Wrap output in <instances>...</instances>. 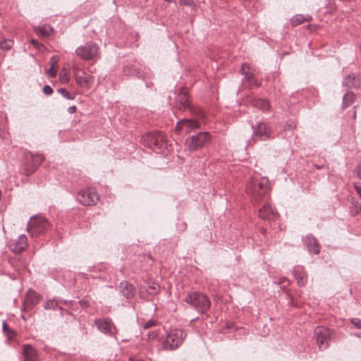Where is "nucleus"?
Returning a JSON list of instances; mask_svg holds the SVG:
<instances>
[{
  "label": "nucleus",
  "mask_w": 361,
  "mask_h": 361,
  "mask_svg": "<svg viewBox=\"0 0 361 361\" xmlns=\"http://www.w3.org/2000/svg\"><path fill=\"white\" fill-rule=\"evenodd\" d=\"M269 190V181L267 177L256 175L252 177L246 185V192L255 204L264 201Z\"/></svg>",
  "instance_id": "f257e3e1"
},
{
  "label": "nucleus",
  "mask_w": 361,
  "mask_h": 361,
  "mask_svg": "<svg viewBox=\"0 0 361 361\" xmlns=\"http://www.w3.org/2000/svg\"><path fill=\"white\" fill-rule=\"evenodd\" d=\"M343 84L349 88H359L361 87V80L355 74L348 75L343 81Z\"/></svg>",
  "instance_id": "6ab92c4d"
},
{
  "label": "nucleus",
  "mask_w": 361,
  "mask_h": 361,
  "mask_svg": "<svg viewBox=\"0 0 361 361\" xmlns=\"http://www.w3.org/2000/svg\"><path fill=\"white\" fill-rule=\"evenodd\" d=\"M47 73L51 78H54L56 75V71L54 68L53 64L51 66L50 68L47 70Z\"/></svg>",
  "instance_id": "f704fd0d"
},
{
  "label": "nucleus",
  "mask_w": 361,
  "mask_h": 361,
  "mask_svg": "<svg viewBox=\"0 0 361 361\" xmlns=\"http://www.w3.org/2000/svg\"><path fill=\"white\" fill-rule=\"evenodd\" d=\"M184 300L200 314L205 313L211 305V302L207 295L196 291L189 292Z\"/></svg>",
  "instance_id": "f03ea898"
},
{
  "label": "nucleus",
  "mask_w": 361,
  "mask_h": 361,
  "mask_svg": "<svg viewBox=\"0 0 361 361\" xmlns=\"http://www.w3.org/2000/svg\"><path fill=\"white\" fill-rule=\"evenodd\" d=\"M250 103L254 107L262 111H267L270 108L269 102L266 99L255 98L250 101Z\"/></svg>",
  "instance_id": "b1692460"
},
{
  "label": "nucleus",
  "mask_w": 361,
  "mask_h": 361,
  "mask_svg": "<svg viewBox=\"0 0 361 361\" xmlns=\"http://www.w3.org/2000/svg\"><path fill=\"white\" fill-rule=\"evenodd\" d=\"M176 102L179 105L180 109L183 110L190 109L188 92L185 89H182L176 97Z\"/></svg>",
  "instance_id": "dca6fc26"
},
{
  "label": "nucleus",
  "mask_w": 361,
  "mask_h": 361,
  "mask_svg": "<svg viewBox=\"0 0 361 361\" xmlns=\"http://www.w3.org/2000/svg\"><path fill=\"white\" fill-rule=\"evenodd\" d=\"M314 335L319 350H326L329 346L331 338V331L329 329L317 326L314 329Z\"/></svg>",
  "instance_id": "6e6552de"
},
{
  "label": "nucleus",
  "mask_w": 361,
  "mask_h": 361,
  "mask_svg": "<svg viewBox=\"0 0 361 361\" xmlns=\"http://www.w3.org/2000/svg\"><path fill=\"white\" fill-rule=\"evenodd\" d=\"M72 69L75 78H76V75L79 76L81 73L85 74V73L83 69H82L78 66H73Z\"/></svg>",
  "instance_id": "473e14b6"
},
{
  "label": "nucleus",
  "mask_w": 361,
  "mask_h": 361,
  "mask_svg": "<svg viewBox=\"0 0 361 361\" xmlns=\"http://www.w3.org/2000/svg\"><path fill=\"white\" fill-rule=\"evenodd\" d=\"M61 300H56L55 299L49 300L44 304V307L46 310H54L58 306L59 302Z\"/></svg>",
  "instance_id": "7c9ffc66"
},
{
  "label": "nucleus",
  "mask_w": 361,
  "mask_h": 361,
  "mask_svg": "<svg viewBox=\"0 0 361 361\" xmlns=\"http://www.w3.org/2000/svg\"><path fill=\"white\" fill-rule=\"evenodd\" d=\"M250 67L247 63H243L241 66V73L244 75L246 80L248 81L250 85H258L257 80L252 73L249 72Z\"/></svg>",
  "instance_id": "4be33fe9"
},
{
  "label": "nucleus",
  "mask_w": 361,
  "mask_h": 361,
  "mask_svg": "<svg viewBox=\"0 0 361 361\" xmlns=\"http://www.w3.org/2000/svg\"><path fill=\"white\" fill-rule=\"evenodd\" d=\"M99 46L93 42H88L75 50L76 54L84 61L97 60L99 58Z\"/></svg>",
  "instance_id": "423d86ee"
},
{
  "label": "nucleus",
  "mask_w": 361,
  "mask_h": 361,
  "mask_svg": "<svg viewBox=\"0 0 361 361\" xmlns=\"http://www.w3.org/2000/svg\"><path fill=\"white\" fill-rule=\"evenodd\" d=\"M158 288L159 287H157L156 285L150 286L149 287V289L147 290L149 294H150L152 295L156 294L157 292L158 291Z\"/></svg>",
  "instance_id": "c9c22d12"
},
{
  "label": "nucleus",
  "mask_w": 361,
  "mask_h": 361,
  "mask_svg": "<svg viewBox=\"0 0 361 361\" xmlns=\"http://www.w3.org/2000/svg\"><path fill=\"white\" fill-rule=\"evenodd\" d=\"M124 72H125V73H126L127 74H128V73H127L126 68H125V69H124Z\"/></svg>",
  "instance_id": "09e8293b"
},
{
  "label": "nucleus",
  "mask_w": 361,
  "mask_h": 361,
  "mask_svg": "<svg viewBox=\"0 0 361 361\" xmlns=\"http://www.w3.org/2000/svg\"><path fill=\"white\" fill-rule=\"evenodd\" d=\"M25 361H37V353L35 348L30 345H25L23 350Z\"/></svg>",
  "instance_id": "5701e85b"
},
{
  "label": "nucleus",
  "mask_w": 361,
  "mask_h": 361,
  "mask_svg": "<svg viewBox=\"0 0 361 361\" xmlns=\"http://www.w3.org/2000/svg\"><path fill=\"white\" fill-rule=\"evenodd\" d=\"M120 291L126 298H133L135 296V288L133 286L127 281H122L119 286Z\"/></svg>",
  "instance_id": "a211bd4d"
},
{
  "label": "nucleus",
  "mask_w": 361,
  "mask_h": 361,
  "mask_svg": "<svg viewBox=\"0 0 361 361\" xmlns=\"http://www.w3.org/2000/svg\"><path fill=\"white\" fill-rule=\"evenodd\" d=\"M355 99V95L353 92H348L345 94L343 97V104L342 109H346L350 106L354 102Z\"/></svg>",
  "instance_id": "a878e982"
},
{
  "label": "nucleus",
  "mask_w": 361,
  "mask_h": 361,
  "mask_svg": "<svg viewBox=\"0 0 361 361\" xmlns=\"http://www.w3.org/2000/svg\"><path fill=\"white\" fill-rule=\"evenodd\" d=\"M310 17L307 16H303L302 14H298L293 17L291 20V23L293 25H298L304 22L309 21Z\"/></svg>",
  "instance_id": "cd10ccee"
},
{
  "label": "nucleus",
  "mask_w": 361,
  "mask_h": 361,
  "mask_svg": "<svg viewBox=\"0 0 361 361\" xmlns=\"http://www.w3.org/2000/svg\"><path fill=\"white\" fill-rule=\"evenodd\" d=\"M130 361H144L142 360H133L132 358H130Z\"/></svg>",
  "instance_id": "de8ad7c7"
},
{
  "label": "nucleus",
  "mask_w": 361,
  "mask_h": 361,
  "mask_svg": "<svg viewBox=\"0 0 361 361\" xmlns=\"http://www.w3.org/2000/svg\"><path fill=\"white\" fill-rule=\"evenodd\" d=\"M294 276L300 286H304L307 283V276L302 267H296L293 269Z\"/></svg>",
  "instance_id": "412c9836"
},
{
  "label": "nucleus",
  "mask_w": 361,
  "mask_h": 361,
  "mask_svg": "<svg viewBox=\"0 0 361 361\" xmlns=\"http://www.w3.org/2000/svg\"><path fill=\"white\" fill-rule=\"evenodd\" d=\"M187 336V333L183 329H173L167 335L163 341L162 347L165 350H173L179 348Z\"/></svg>",
  "instance_id": "7ed1b4c3"
},
{
  "label": "nucleus",
  "mask_w": 361,
  "mask_h": 361,
  "mask_svg": "<svg viewBox=\"0 0 361 361\" xmlns=\"http://www.w3.org/2000/svg\"><path fill=\"white\" fill-rule=\"evenodd\" d=\"M35 31L40 37H47L52 33L53 29L51 26L44 25L42 27H36Z\"/></svg>",
  "instance_id": "bb28decb"
},
{
  "label": "nucleus",
  "mask_w": 361,
  "mask_h": 361,
  "mask_svg": "<svg viewBox=\"0 0 361 361\" xmlns=\"http://www.w3.org/2000/svg\"><path fill=\"white\" fill-rule=\"evenodd\" d=\"M76 111V106H69L68 109V111L69 114H73L75 113Z\"/></svg>",
  "instance_id": "37998d69"
},
{
  "label": "nucleus",
  "mask_w": 361,
  "mask_h": 361,
  "mask_svg": "<svg viewBox=\"0 0 361 361\" xmlns=\"http://www.w3.org/2000/svg\"><path fill=\"white\" fill-rule=\"evenodd\" d=\"M27 246V236L24 234L20 235L18 239L11 246V250L15 253H20Z\"/></svg>",
  "instance_id": "f3484780"
},
{
  "label": "nucleus",
  "mask_w": 361,
  "mask_h": 361,
  "mask_svg": "<svg viewBox=\"0 0 361 361\" xmlns=\"http://www.w3.org/2000/svg\"><path fill=\"white\" fill-rule=\"evenodd\" d=\"M277 216L278 213L268 202H266L262 207L259 209V216L262 219L274 221L277 218Z\"/></svg>",
  "instance_id": "4468645a"
},
{
  "label": "nucleus",
  "mask_w": 361,
  "mask_h": 361,
  "mask_svg": "<svg viewBox=\"0 0 361 361\" xmlns=\"http://www.w3.org/2000/svg\"><path fill=\"white\" fill-rule=\"evenodd\" d=\"M355 208L357 210L361 209V205L357 202H356V203L355 204Z\"/></svg>",
  "instance_id": "c03bdc74"
},
{
  "label": "nucleus",
  "mask_w": 361,
  "mask_h": 361,
  "mask_svg": "<svg viewBox=\"0 0 361 361\" xmlns=\"http://www.w3.org/2000/svg\"><path fill=\"white\" fill-rule=\"evenodd\" d=\"M77 200L85 206H93L99 200V195L94 188H88L78 192Z\"/></svg>",
  "instance_id": "1a4fd4ad"
},
{
  "label": "nucleus",
  "mask_w": 361,
  "mask_h": 361,
  "mask_svg": "<svg viewBox=\"0 0 361 361\" xmlns=\"http://www.w3.org/2000/svg\"><path fill=\"white\" fill-rule=\"evenodd\" d=\"M30 159L32 164L28 166L24 163L22 166L21 170L26 176H30L35 171L37 168L42 164L44 160V157L40 154L30 153Z\"/></svg>",
  "instance_id": "f8f14e48"
},
{
  "label": "nucleus",
  "mask_w": 361,
  "mask_h": 361,
  "mask_svg": "<svg viewBox=\"0 0 361 361\" xmlns=\"http://www.w3.org/2000/svg\"><path fill=\"white\" fill-rule=\"evenodd\" d=\"M180 3L185 6H191L193 3L192 0H179Z\"/></svg>",
  "instance_id": "ea45409f"
},
{
  "label": "nucleus",
  "mask_w": 361,
  "mask_h": 361,
  "mask_svg": "<svg viewBox=\"0 0 361 361\" xmlns=\"http://www.w3.org/2000/svg\"><path fill=\"white\" fill-rule=\"evenodd\" d=\"M3 330L4 331H8V327H7V325H6V324L5 322H3Z\"/></svg>",
  "instance_id": "a18cd8bd"
},
{
  "label": "nucleus",
  "mask_w": 361,
  "mask_h": 361,
  "mask_svg": "<svg viewBox=\"0 0 361 361\" xmlns=\"http://www.w3.org/2000/svg\"><path fill=\"white\" fill-rule=\"evenodd\" d=\"M154 324H155L154 321H153V320H149V321H148V322H145V323L144 324L143 327H144L145 329H149V328H150V327L153 326Z\"/></svg>",
  "instance_id": "4c0bfd02"
},
{
  "label": "nucleus",
  "mask_w": 361,
  "mask_h": 361,
  "mask_svg": "<svg viewBox=\"0 0 361 361\" xmlns=\"http://www.w3.org/2000/svg\"><path fill=\"white\" fill-rule=\"evenodd\" d=\"M31 43H32V44H34V45H35L37 49H40V47H42V44H40L37 42V40H35V39H32Z\"/></svg>",
  "instance_id": "79ce46f5"
},
{
  "label": "nucleus",
  "mask_w": 361,
  "mask_h": 361,
  "mask_svg": "<svg viewBox=\"0 0 361 361\" xmlns=\"http://www.w3.org/2000/svg\"><path fill=\"white\" fill-rule=\"evenodd\" d=\"M141 294L144 297V293L142 291L141 292Z\"/></svg>",
  "instance_id": "8fccbe9b"
},
{
  "label": "nucleus",
  "mask_w": 361,
  "mask_h": 361,
  "mask_svg": "<svg viewBox=\"0 0 361 361\" xmlns=\"http://www.w3.org/2000/svg\"><path fill=\"white\" fill-rule=\"evenodd\" d=\"M350 322L357 329H361V319L359 318H353L350 320Z\"/></svg>",
  "instance_id": "72a5a7b5"
},
{
  "label": "nucleus",
  "mask_w": 361,
  "mask_h": 361,
  "mask_svg": "<svg viewBox=\"0 0 361 361\" xmlns=\"http://www.w3.org/2000/svg\"><path fill=\"white\" fill-rule=\"evenodd\" d=\"M76 83L81 87L89 88L93 82V78L89 74H80L79 76L76 75Z\"/></svg>",
  "instance_id": "aec40b11"
},
{
  "label": "nucleus",
  "mask_w": 361,
  "mask_h": 361,
  "mask_svg": "<svg viewBox=\"0 0 361 361\" xmlns=\"http://www.w3.org/2000/svg\"><path fill=\"white\" fill-rule=\"evenodd\" d=\"M280 284L286 286V285H288L289 284V281L288 280L287 278L286 277H282V278H280L279 279V282Z\"/></svg>",
  "instance_id": "58836bf2"
},
{
  "label": "nucleus",
  "mask_w": 361,
  "mask_h": 361,
  "mask_svg": "<svg viewBox=\"0 0 361 361\" xmlns=\"http://www.w3.org/2000/svg\"><path fill=\"white\" fill-rule=\"evenodd\" d=\"M360 178H361V175H359Z\"/></svg>",
  "instance_id": "3c124183"
},
{
  "label": "nucleus",
  "mask_w": 361,
  "mask_h": 361,
  "mask_svg": "<svg viewBox=\"0 0 361 361\" xmlns=\"http://www.w3.org/2000/svg\"><path fill=\"white\" fill-rule=\"evenodd\" d=\"M210 140L208 132H200L196 135L188 137L185 142V147L190 151H196Z\"/></svg>",
  "instance_id": "0eeeda50"
},
{
  "label": "nucleus",
  "mask_w": 361,
  "mask_h": 361,
  "mask_svg": "<svg viewBox=\"0 0 361 361\" xmlns=\"http://www.w3.org/2000/svg\"><path fill=\"white\" fill-rule=\"evenodd\" d=\"M50 227V224L46 218L39 216L32 217L27 224V231L31 237L44 233Z\"/></svg>",
  "instance_id": "20e7f679"
},
{
  "label": "nucleus",
  "mask_w": 361,
  "mask_h": 361,
  "mask_svg": "<svg viewBox=\"0 0 361 361\" xmlns=\"http://www.w3.org/2000/svg\"><path fill=\"white\" fill-rule=\"evenodd\" d=\"M57 92L65 99L68 100H73L75 97V94H71L68 90L65 88H59Z\"/></svg>",
  "instance_id": "2f4dec72"
},
{
  "label": "nucleus",
  "mask_w": 361,
  "mask_h": 361,
  "mask_svg": "<svg viewBox=\"0 0 361 361\" xmlns=\"http://www.w3.org/2000/svg\"><path fill=\"white\" fill-rule=\"evenodd\" d=\"M13 42L9 39H4L0 42V50L8 51L11 49Z\"/></svg>",
  "instance_id": "c756f323"
},
{
  "label": "nucleus",
  "mask_w": 361,
  "mask_h": 361,
  "mask_svg": "<svg viewBox=\"0 0 361 361\" xmlns=\"http://www.w3.org/2000/svg\"><path fill=\"white\" fill-rule=\"evenodd\" d=\"M59 80L63 84H68L70 81L69 71L63 68L59 73Z\"/></svg>",
  "instance_id": "c85d7f7f"
},
{
  "label": "nucleus",
  "mask_w": 361,
  "mask_h": 361,
  "mask_svg": "<svg viewBox=\"0 0 361 361\" xmlns=\"http://www.w3.org/2000/svg\"><path fill=\"white\" fill-rule=\"evenodd\" d=\"M304 242L310 253L314 255H317L319 253L320 246L317 240L314 236L310 234L307 235L304 239Z\"/></svg>",
  "instance_id": "2eb2a0df"
},
{
  "label": "nucleus",
  "mask_w": 361,
  "mask_h": 361,
  "mask_svg": "<svg viewBox=\"0 0 361 361\" xmlns=\"http://www.w3.org/2000/svg\"><path fill=\"white\" fill-rule=\"evenodd\" d=\"M43 92L47 95H50L53 93V89L49 85H45L43 88Z\"/></svg>",
  "instance_id": "e433bc0d"
},
{
  "label": "nucleus",
  "mask_w": 361,
  "mask_h": 361,
  "mask_svg": "<svg viewBox=\"0 0 361 361\" xmlns=\"http://www.w3.org/2000/svg\"><path fill=\"white\" fill-rule=\"evenodd\" d=\"M97 328L102 333L114 336L116 334V327L109 318H100L94 321Z\"/></svg>",
  "instance_id": "9d476101"
},
{
  "label": "nucleus",
  "mask_w": 361,
  "mask_h": 361,
  "mask_svg": "<svg viewBox=\"0 0 361 361\" xmlns=\"http://www.w3.org/2000/svg\"><path fill=\"white\" fill-rule=\"evenodd\" d=\"M355 189L357 191V192L360 195V197L361 198V184L360 183H355Z\"/></svg>",
  "instance_id": "a19ab883"
},
{
  "label": "nucleus",
  "mask_w": 361,
  "mask_h": 361,
  "mask_svg": "<svg viewBox=\"0 0 361 361\" xmlns=\"http://www.w3.org/2000/svg\"><path fill=\"white\" fill-rule=\"evenodd\" d=\"M357 337L361 338V333H357L355 334Z\"/></svg>",
  "instance_id": "49530a36"
},
{
  "label": "nucleus",
  "mask_w": 361,
  "mask_h": 361,
  "mask_svg": "<svg viewBox=\"0 0 361 361\" xmlns=\"http://www.w3.org/2000/svg\"><path fill=\"white\" fill-rule=\"evenodd\" d=\"M142 140L146 146L154 151L164 149L166 146V137L162 132L147 133L143 136Z\"/></svg>",
  "instance_id": "39448f33"
},
{
  "label": "nucleus",
  "mask_w": 361,
  "mask_h": 361,
  "mask_svg": "<svg viewBox=\"0 0 361 361\" xmlns=\"http://www.w3.org/2000/svg\"><path fill=\"white\" fill-rule=\"evenodd\" d=\"M198 128H200V123L195 119H183L177 123L176 127L177 131L185 134Z\"/></svg>",
  "instance_id": "ddd939ff"
},
{
  "label": "nucleus",
  "mask_w": 361,
  "mask_h": 361,
  "mask_svg": "<svg viewBox=\"0 0 361 361\" xmlns=\"http://www.w3.org/2000/svg\"><path fill=\"white\" fill-rule=\"evenodd\" d=\"M252 128L254 140H266L271 137V130L264 123L260 122L256 126H252Z\"/></svg>",
  "instance_id": "9b49d317"
},
{
  "label": "nucleus",
  "mask_w": 361,
  "mask_h": 361,
  "mask_svg": "<svg viewBox=\"0 0 361 361\" xmlns=\"http://www.w3.org/2000/svg\"><path fill=\"white\" fill-rule=\"evenodd\" d=\"M40 299V295L35 291H30L27 295L25 305L33 307L37 305Z\"/></svg>",
  "instance_id": "393cba45"
}]
</instances>
